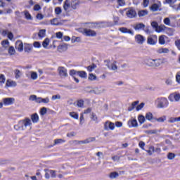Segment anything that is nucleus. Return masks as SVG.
I'll return each instance as SVG.
<instances>
[{"mask_svg":"<svg viewBox=\"0 0 180 180\" xmlns=\"http://www.w3.org/2000/svg\"><path fill=\"white\" fill-rule=\"evenodd\" d=\"M32 120L30 118H25L18 122L17 124L14 125V129L17 131L25 130L27 127H32Z\"/></svg>","mask_w":180,"mask_h":180,"instance_id":"1","label":"nucleus"},{"mask_svg":"<svg viewBox=\"0 0 180 180\" xmlns=\"http://www.w3.org/2000/svg\"><path fill=\"white\" fill-rule=\"evenodd\" d=\"M144 64L148 67H152L153 68H157L162 64H164V59L157 58L153 59L151 58H146L144 60Z\"/></svg>","mask_w":180,"mask_h":180,"instance_id":"2","label":"nucleus"},{"mask_svg":"<svg viewBox=\"0 0 180 180\" xmlns=\"http://www.w3.org/2000/svg\"><path fill=\"white\" fill-rule=\"evenodd\" d=\"M155 103L159 109H164L165 108H168V105H169L168 99H167V98L165 97H161L158 98L155 101Z\"/></svg>","mask_w":180,"mask_h":180,"instance_id":"3","label":"nucleus"},{"mask_svg":"<svg viewBox=\"0 0 180 180\" xmlns=\"http://www.w3.org/2000/svg\"><path fill=\"white\" fill-rule=\"evenodd\" d=\"M109 25L105 22H91L89 23V27L91 29H102V27H107Z\"/></svg>","mask_w":180,"mask_h":180,"instance_id":"4","label":"nucleus"},{"mask_svg":"<svg viewBox=\"0 0 180 180\" xmlns=\"http://www.w3.org/2000/svg\"><path fill=\"white\" fill-rule=\"evenodd\" d=\"M169 102H180V94L178 92H174L168 96Z\"/></svg>","mask_w":180,"mask_h":180,"instance_id":"5","label":"nucleus"},{"mask_svg":"<svg viewBox=\"0 0 180 180\" xmlns=\"http://www.w3.org/2000/svg\"><path fill=\"white\" fill-rule=\"evenodd\" d=\"M157 41H158L157 35H150L148 37L147 43H148V44H150V46H154V45L157 44Z\"/></svg>","mask_w":180,"mask_h":180,"instance_id":"6","label":"nucleus"},{"mask_svg":"<svg viewBox=\"0 0 180 180\" xmlns=\"http://www.w3.org/2000/svg\"><path fill=\"white\" fill-rule=\"evenodd\" d=\"M127 16L130 19H133L137 16V13H136V10L134 8H129L127 11Z\"/></svg>","mask_w":180,"mask_h":180,"instance_id":"7","label":"nucleus"},{"mask_svg":"<svg viewBox=\"0 0 180 180\" xmlns=\"http://www.w3.org/2000/svg\"><path fill=\"white\" fill-rule=\"evenodd\" d=\"M83 32L85 36H88L89 37H95V36H96V32L91 29L85 28Z\"/></svg>","mask_w":180,"mask_h":180,"instance_id":"8","label":"nucleus"},{"mask_svg":"<svg viewBox=\"0 0 180 180\" xmlns=\"http://www.w3.org/2000/svg\"><path fill=\"white\" fill-rule=\"evenodd\" d=\"M58 71L59 72L60 77H62V78H65V77H68V73L65 68L59 67L58 68Z\"/></svg>","mask_w":180,"mask_h":180,"instance_id":"9","label":"nucleus"},{"mask_svg":"<svg viewBox=\"0 0 180 180\" xmlns=\"http://www.w3.org/2000/svg\"><path fill=\"white\" fill-rule=\"evenodd\" d=\"M104 130H115V123L110 121L105 122L104 124Z\"/></svg>","mask_w":180,"mask_h":180,"instance_id":"10","label":"nucleus"},{"mask_svg":"<svg viewBox=\"0 0 180 180\" xmlns=\"http://www.w3.org/2000/svg\"><path fill=\"white\" fill-rule=\"evenodd\" d=\"M135 41L138 44H143L146 41V37L139 34L135 36Z\"/></svg>","mask_w":180,"mask_h":180,"instance_id":"11","label":"nucleus"},{"mask_svg":"<svg viewBox=\"0 0 180 180\" xmlns=\"http://www.w3.org/2000/svg\"><path fill=\"white\" fill-rule=\"evenodd\" d=\"M3 103L5 106H9L15 103V98H3Z\"/></svg>","mask_w":180,"mask_h":180,"instance_id":"12","label":"nucleus"},{"mask_svg":"<svg viewBox=\"0 0 180 180\" xmlns=\"http://www.w3.org/2000/svg\"><path fill=\"white\" fill-rule=\"evenodd\" d=\"M119 31L121 32V33L128 34H131V36H134V32L124 27H120Z\"/></svg>","mask_w":180,"mask_h":180,"instance_id":"13","label":"nucleus"},{"mask_svg":"<svg viewBox=\"0 0 180 180\" xmlns=\"http://www.w3.org/2000/svg\"><path fill=\"white\" fill-rule=\"evenodd\" d=\"M15 49L20 52H22L23 50V42L22 41L18 40L15 42Z\"/></svg>","mask_w":180,"mask_h":180,"instance_id":"14","label":"nucleus"},{"mask_svg":"<svg viewBox=\"0 0 180 180\" xmlns=\"http://www.w3.org/2000/svg\"><path fill=\"white\" fill-rule=\"evenodd\" d=\"M129 127H138L139 124L137 123V120L133 119L128 121Z\"/></svg>","mask_w":180,"mask_h":180,"instance_id":"15","label":"nucleus"},{"mask_svg":"<svg viewBox=\"0 0 180 180\" xmlns=\"http://www.w3.org/2000/svg\"><path fill=\"white\" fill-rule=\"evenodd\" d=\"M18 84L16 83V82L11 79H8L6 82V86L8 88H12L13 86H16Z\"/></svg>","mask_w":180,"mask_h":180,"instance_id":"16","label":"nucleus"},{"mask_svg":"<svg viewBox=\"0 0 180 180\" xmlns=\"http://www.w3.org/2000/svg\"><path fill=\"white\" fill-rule=\"evenodd\" d=\"M156 53L158 54H168L169 53V49L167 48H159L157 51Z\"/></svg>","mask_w":180,"mask_h":180,"instance_id":"17","label":"nucleus"},{"mask_svg":"<svg viewBox=\"0 0 180 180\" xmlns=\"http://www.w3.org/2000/svg\"><path fill=\"white\" fill-rule=\"evenodd\" d=\"M94 94H96V95H99L100 94H103V92H105V89L103 87H95L93 89Z\"/></svg>","mask_w":180,"mask_h":180,"instance_id":"18","label":"nucleus"},{"mask_svg":"<svg viewBox=\"0 0 180 180\" xmlns=\"http://www.w3.org/2000/svg\"><path fill=\"white\" fill-rule=\"evenodd\" d=\"M68 49V46H67V44H63L58 46V51L63 53V51H67Z\"/></svg>","mask_w":180,"mask_h":180,"instance_id":"19","label":"nucleus"},{"mask_svg":"<svg viewBox=\"0 0 180 180\" xmlns=\"http://www.w3.org/2000/svg\"><path fill=\"white\" fill-rule=\"evenodd\" d=\"M71 8V4H70V0H65L63 4V9L65 12H68Z\"/></svg>","mask_w":180,"mask_h":180,"instance_id":"20","label":"nucleus"},{"mask_svg":"<svg viewBox=\"0 0 180 180\" xmlns=\"http://www.w3.org/2000/svg\"><path fill=\"white\" fill-rule=\"evenodd\" d=\"M144 27H146V25L143 22L137 23L134 26V29L136 30H143Z\"/></svg>","mask_w":180,"mask_h":180,"instance_id":"21","label":"nucleus"},{"mask_svg":"<svg viewBox=\"0 0 180 180\" xmlns=\"http://www.w3.org/2000/svg\"><path fill=\"white\" fill-rule=\"evenodd\" d=\"M165 29H168V27H167L165 25H160L158 26L155 32H157V33H162V32L165 31Z\"/></svg>","mask_w":180,"mask_h":180,"instance_id":"22","label":"nucleus"},{"mask_svg":"<svg viewBox=\"0 0 180 180\" xmlns=\"http://www.w3.org/2000/svg\"><path fill=\"white\" fill-rule=\"evenodd\" d=\"M49 102H50V98H49V97L45 98L38 97L37 103H49Z\"/></svg>","mask_w":180,"mask_h":180,"instance_id":"23","label":"nucleus"},{"mask_svg":"<svg viewBox=\"0 0 180 180\" xmlns=\"http://www.w3.org/2000/svg\"><path fill=\"white\" fill-rule=\"evenodd\" d=\"M92 141H95V138H89L84 141H79V144H88L92 143Z\"/></svg>","mask_w":180,"mask_h":180,"instance_id":"24","label":"nucleus"},{"mask_svg":"<svg viewBox=\"0 0 180 180\" xmlns=\"http://www.w3.org/2000/svg\"><path fill=\"white\" fill-rule=\"evenodd\" d=\"M51 25L52 26H60V25H61V22L58 21V18H55L51 20Z\"/></svg>","mask_w":180,"mask_h":180,"instance_id":"25","label":"nucleus"},{"mask_svg":"<svg viewBox=\"0 0 180 180\" xmlns=\"http://www.w3.org/2000/svg\"><path fill=\"white\" fill-rule=\"evenodd\" d=\"M148 162H150V164H156V165H158L159 164H161V160L160 159L149 158Z\"/></svg>","mask_w":180,"mask_h":180,"instance_id":"26","label":"nucleus"},{"mask_svg":"<svg viewBox=\"0 0 180 180\" xmlns=\"http://www.w3.org/2000/svg\"><path fill=\"white\" fill-rule=\"evenodd\" d=\"M148 15V11L147 10H141L138 12V15L139 18H143Z\"/></svg>","mask_w":180,"mask_h":180,"instance_id":"27","label":"nucleus"},{"mask_svg":"<svg viewBox=\"0 0 180 180\" xmlns=\"http://www.w3.org/2000/svg\"><path fill=\"white\" fill-rule=\"evenodd\" d=\"M33 49V46L32 44H25L24 50L26 53H30Z\"/></svg>","mask_w":180,"mask_h":180,"instance_id":"28","label":"nucleus"},{"mask_svg":"<svg viewBox=\"0 0 180 180\" xmlns=\"http://www.w3.org/2000/svg\"><path fill=\"white\" fill-rule=\"evenodd\" d=\"M31 120L32 123H37L39 122V115L37 113H34L31 115Z\"/></svg>","mask_w":180,"mask_h":180,"instance_id":"29","label":"nucleus"},{"mask_svg":"<svg viewBox=\"0 0 180 180\" xmlns=\"http://www.w3.org/2000/svg\"><path fill=\"white\" fill-rule=\"evenodd\" d=\"M79 4V0H72L71 3V7L72 8V9H77V6H78Z\"/></svg>","mask_w":180,"mask_h":180,"instance_id":"30","label":"nucleus"},{"mask_svg":"<svg viewBox=\"0 0 180 180\" xmlns=\"http://www.w3.org/2000/svg\"><path fill=\"white\" fill-rule=\"evenodd\" d=\"M49 44H50V39L46 38L42 42V47H44V49H47Z\"/></svg>","mask_w":180,"mask_h":180,"instance_id":"31","label":"nucleus"},{"mask_svg":"<svg viewBox=\"0 0 180 180\" xmlns=\"http://www.w3.org/2000/svg\"><path fill=\"white\" fill-rule=\"evenodd\" d=\"M24 16L27 20H33V18H32V15L29 13V11H25L23 12Z\"/></svg>","mask_w":180,"mask_h":180,"instance_id":"32","label":"nucleus"},{"mask_svg":"<svg viewBox=\"0 0 180 180\" xmlns=\"http://www.w3.org/2000/svg\"><path fill=\"white\" fill-rule=\"evenodd\" d=\"M46 30H40L38 33V37L39 39H44V37H46Z\"/></svg>","mask_w":180,"mask_h":180,"instance_id":"33","label":"nucleus"},{"mask_svg":"<svg viewBox=\"0 0 180 180\" xmlns=\"http://www.w3.org/2000/svg\"><path fill=\"white\" fill-rule=\"evenodd\" d=\"M176 122H180V117H170L168 120V123H175Z\"/></svg>","mask_w":180,"mask_h":180,"instance_id":"34","label":"nucleus"},{"mask_svg":"<svg viewBox=\"0 0 180 180\" xmlns=\"http://www.w3.org/2000/svg\"><path fill=\"white\" fill-rule=\"evenodd\" d=\"M77 75H78V77H80V78H86L87 77L85 71H77Z\"/></svg>","mask_w":180,"mask_h":180,"instance_id":"35","label":"nucleus"},{"mask_svg":"<svg viewBox=\"0 0 180 180\" xmlns=\"http://www.w3.org/2000/svg\"><path fill=\"white\" fill-rule=\"evenodd\" d=\"M14 74L15 79H19L22 77V72L18 69L14 71Z\"/></svg>","mask_w":180,"mask_h":180,"instance_id":"36","label":"nucleus"},{"mask_svg":"<svg viewBox=\"0 0 180 180\" xmlns=\"http://www.w3.org/2000/svg\"><path fill=\"white\" fill-rule=\"evenodd\" d=\"M148 155H153L155 151L154 146H150L148 150H146Z\"/></svg>","mask_w":180,"mask_h":180,"instance_id":"37","label":"nucleus"},{"mask_svg":"<svg viewBox=\"0 0 180 180\" xmlns=\"http://www.w3.org/2000/svg\"><path fill=\"white\" fill-rule=\"evenodd\" d=\"M63 143H65V140L63 139H55L53 146H57V144H63Z\"/></svg>","mask_w":180,"mask_h":180,"instance_id":"38","label":"nucleus"},{"mask_svg":"<svg viewBox=\"0 0 180 180\" xmlns=\"http://www.w3.org/2000/svg\"><path fill=\"white\" fill-rule=\"evenodd\" d=\"M1 46L4 49H8V47H9V41H8L7 39L3 40L1 41Z\"/></svg>","mask_w":180,"mask_h":180,"instance_id":"39","label":"nucleus"},{"mask_svg":"<svg viewBox=\"0 0 180 180\" xmlns=\"http://www.w3.org/2000/svg\"><path fill=\"white\" fill-rule=\"evenodd\" d=\"M117 176H119V173H117V172H112L110 174L109 177L111 179H116Z\"/></svg>","mask_w":180,"mask_h":180,"instance_id":"40","label":"nucleus"},{"mask_svg":"<svg viewBox=\"0 0 180 180\" xmlns=\"http://www.w3.org/2000/svg\"><path fill=\"white\" fill-rule=\"evenodd\" d=\"M109 70H112V71H116L117 70V65H116V62H113L110 65Z\"/></svg>","mask_w":180,"mask_h":180,"instance_id":"41","label":"nucleus"},{"mask_svg":"<svg viewBox=\"0 0 180 180\" xmlns=\"http://www.w3.org/2000/svg\"><path fill=\"white\" fill-rule=\"evenodd\" d=\"M156 122H158L159 123H164V122H165V120H167V116L163 115L159 118H157Z\"/></svg>","mask_w":180,"mask_h":180,"instance_id":"42","label":"nucleus"},{"mask_svg":"<svg viewBox=\"0 0 180 180\" xmlns=\"http://www.w3.org/2000/svg\"><path fill=\"white\" fill-rule=\"evenodd\" d=\"M167 37L165 35H161L160 37H159V43L162 45H164L165 44V38Z\"/></svg>","mask_w":180,"mask_h":180,"instance_id":"43","label":"nucleus"},{"mask_svg":"<svg viewBox=\"0 0 180 180\" xmlns=\"http://www.w3.org/2000/svg\"><path fill=\"white\" fill-rule=\"evenodd\" d=\"M16 53V51L15 50V48L13 46H10L8 49V54L10 56H15Z\"/></svg>","mask_w":180,"mask_h":180,"instance_id":"44","label":"nucleus"},{"mask_svg":"<svg viewBox=\"0 0 180 180\" xmlns=\"http://www.w3.org/2000/svg\"><path fill=\"white\" fill-rule=\"evenodd\" d=\"M158 8H160V6H158V4H153L151 6L150 9H151V11H153V12H156V11H158Z\"/></svg>","mask_w":180,"mask_h":180,"instance_id":"45","label":"nucleus"},{"mask_svg":"<svg viewBox=\"0 0 180 180\" xmlns=\"http://www.w3.org/2000/svg\"><path fill=\"white\" fill-rule=\"evenodd\" d=\"M145 133L146 134H157L158 133V130L157 129L148 130V131H145Z\"/></svg>","mask_w":180,"mask_h":180,"instance_id":"46","label":"nucleus"},{"mask_svg":"<svg viewBox=\"0 0 180 180\" xmlns=\"http://www.w3.org/2000/svg\"><path fill=\"white\" fill-rule=\"evenodd\" d=\"M175 157H180V153L175 154V153H169L167 155V158H175Z\"/></svg>","mask_w":180,"mask_h":180,"instance_id":"47","label":"nucleus"},{"mask_svg":"<svg viewBox=\"0 0 180 180\" xmlns=\"http://www.w3.org/2000/svg\"><path fill=\"white\" fill-rule=\"evenodd\" d=\"M163 22L166 25V26H171V19H169V18H165L163 20Z\"/></svg>","mask_w":180,"mask_h":180,"instance_id":"48","label":"nucleus"},{"mask_svg":"<svg viewBox=\"0 0 180 180\" xmlns=\"http://www.w3.org/2000/svg\"><path fill=\"white\" fill-rule=\"evenodd\" d=\"M88 79H89V81H96V75H95L92 73H90L89 75Z\"/></svg>","mask_w":180,"mask_h":180,"instance_id":"49","label":"nucleus"},{"mask_svg":"<svg viewBox=\"0 0 180 180\" xmlns=\"http://www.w3.org/2000/svg\"><path fill=\"white\" fill-rule=\"evenodd\" d=\"M153 113H151V112H147L146 114V119L147 120H153Z\"/></svg>","mask_w":180,"mask_h":180,"instance_id":"50","label":"nucleus"},{"mask_svg":"<svg viewBox=\"0 0 180 180\" xmlns=\"http://www.w3.org/2000/svg\"><path fill=\"white\" fill-rule=\"evenodd\" d=\"M137 105H139V101H134V103H132L131 108H129L128 110L129 112H131V110H133V109H134V108H136Z\"/></svg>","mask_w":180,"mask_h":180,"instance_id":"51","label":"nucleus"},{"mask_svg":"<svg viewBox=\"0 0 180 180\" xmlns=\"http://www.w3.org/2000/svg\"><path fill=\"white\" fill-rule=\"evenodd\" d=\"M138 120H139V123L143 124V123H144V122H146V117L143 116V115H140L138 117Z\"/></svg>","mask_w":180,"mask_h":180,"instance_id":"52","label":"nucleus"},{"mask_svg":"<svg viewBox=\"0 0 180 180\" xmlns=\"http://www.w3.org/2000/svg\"><path fill=\"white\" fill-rule=\"evenodd\" d=\"M46 113H47V108L46 107H43L42 108H41V110H40L41 116H44V115H46Z\"/></svg>","mask_w":180,"mask_h":180,"instance_id":"53","label":"nucleus"},{"mask_svg":"<svg viewBox=\"0 0 180 180\" xmlns=\"http://www.w3.org/2000/svg\"><path fill=\"white\" fill-rule=\"evenodd\" d=\"M95 68H96V66L95 65V64H93L87 67V70L89 71V72H92V71L94 70Z\"/></svg>","mask_w":180,"mask_h":180,"instance_id":"54","label":"nucleus"},{"mask_svg":"<svg viewBox=\"0 0 180 180\" xmlns=\"http://www.w3.org/2000/svg\"><path fill=\"white\" fill-rule=\"evenodd\" d=\"M62 12H63V10L61 9V7H56L55 8L56 15H61Z\"/></svg>","mask_w":180,"mask_h":180,"instance_id":"55","label":"nucleus"},{"mask_svg":"<svg viewBox=\"0 0 180 180\" xmlns=\"http://www.w3.org/2000/svg\"><path fill=\"white\" fill-rule=\"evenodd\" d=\"M37 99H39V98H37V96L36 95H31L29 98V101H34L37 103Z\"/></svg>","mask_w":180,"mask_h":180,"instance_id":"56","label":"nucleus"},{"mask_svg":"<svg viewBox=\"0 0 180 180\" xmlns=\"http://www.w3.org/2000/svg\"><path fill=\"white\" fill-rule=\"evenodd\" d=\"M32 79L36 80L37 79V72H30Z\"/></svg>","mask_w":180,"mask_h":180,"instance_id":"57","label":"nucleus"},{"mask_svg":"<svg viewBox=\"0 0 180 180\" xmlns=\"http://www.w3.org/2000/svg\"><path fill=\"white\" fill-rule=\"evenodd\" d=\"M5 81H6L5 75L0 74V84H5Z\"/></svg>","mask_w":180,"mask_h":180,"instance_id":"58","label":"nucleus"},{"mask_svg":"<svg viewBox=\"0 0 180 180\" xmlns=\"http://www.w3.org/2000/svg\"><path fill=\"white\" fill-rule=\"evenodd\" d=\"M152 27L156 30L157 28L158 27V22H155V21H153L150 23Z\"/></svg>","mask_w":180,"mask_h":180,"instance_id":"59","label":"nucleus"},{"mask_svg":"<svg viewBox=\"0 0 180 180\" xmlns=\"http://www.w3.org/2000/svg\"><path fill=\"white\" fill-rule=\"evenodd\" d=\"M70 116H71V117L77 120L78 119V114H77L76 112H70Z\"/></svg>","mask_w":180,"mask_h":180,"instance_id":"60","label":"nucleus"},{"mask_svg":"<svg viewBox=\"0 0 180 180\" xmlns=\"http://www.w3.org/2000/svg\"><path fill=\"white\" fill-rule=\"evenodd\" d=\"M36 18L38 20H43V19H44V15H43V14H41V13H38L36 15Z\"/></svg>","mask_w":180,"mask_h":180,"instance_id":"61","label":"nucleus"},{"mask_svg":"<svg viewBox=\"0 0 180 180\" xmlns=\"http://www.w3.org/2000/svg\"><path fill=\"white\" fill-rule=\"evenodd\" d=\"M9 162H10L9 160H6V159H2L1 160H0L1 165H4L5 164H9Z\"/></svg>","mask_w":180,"mask_h":180,"instance_id":"62","label":"nucleus"},{"mask_svg":"<svg viewBox=\"0 0 180 180\" xmlns=\"http://www.w3.org/2000/svg\"><path fill=\"white\" fill-rule=\"evenodd\" d=\"M33 46L35 49H40V47H41V44L39 41H35L34 42Z\"/></svg>","mask_w":180,"mask_h":180,"instance_id":"63","label":"nucleus"},{"mask_svg":"<svg viewBox=\"0 0 180 180\" xmlns=\"http://www.w3.org/2000/svg\"><path fill=\"white\" fill-rule=\"evenodd\" d=\"M77 106H78V108H82L84 106V101L83 100H79L77 101Z\"/></svg>","mask_w":180,"mask_h":180,"instance_id":"64","label":"nucleus"}]
</instances>
